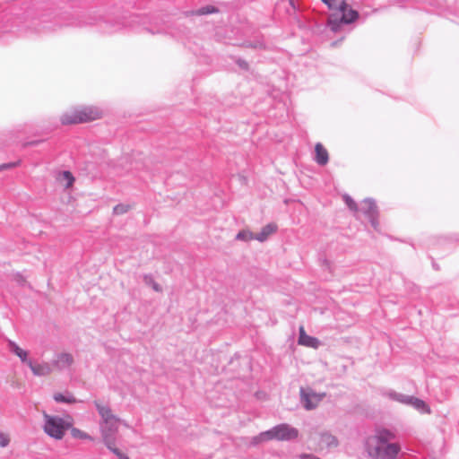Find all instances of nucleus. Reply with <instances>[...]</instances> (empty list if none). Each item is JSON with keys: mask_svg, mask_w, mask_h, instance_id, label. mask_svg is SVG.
<instances>
[{"mask_svg": "<svg viewBox=\"0 0 459 459\" xmlns=\"http://www.w3.org/2000/svg\"><path fill=\"white\" fill-rule=\"evenodd\" d=\"M396 437L394 431L377 428L375 433L367 437L365 450L371 459H397L401 446L393 442Z\"/></svg>", "mask_w": 459, "mask_h": 459, "instance_id": "nucleus-1", "label": "nucleus"}, {"mask_svg": "<svg viewBox=\"0 0 459 459\" xmlns=\"http://www.w3.org/2000/svg\"><path fill=\"white\" fill-rule=\"evenodd\" d=\"M332 13L328 16L327 28L333 32H342L343 27L356 22L359 13L349 7L345 0H321Z\"/></svg>", "mask_w": 459, "mask_h": 459, "instance_id": "nucleus-2", "label": "nucleus"}, {"mask_svg": "<svg viewBox=\"0 0 459 459\" xmlns=\"http://www.w3.org/2000/svg\"><path fill=\"white\" fill-rule=\"evenodd\" d=\"M102 111L94 106H80L64 113L60 121L63 125L86 123L101 117Z\"/></svg>", "mask_w": 459, "mask_h": 459, "instance_id": "nucleus-3", "label": "nucleus"}, {"mask_svg": "<svg viewBox=\"0 0 459 459\" xmlns=\"http://www.w3.org/2000/svg\"><path fill=\"white\" fill-rule=\"evenodd\" d=\"M45 433L50 437L60 440L64 437L66 430L72 427V423L59 416L49 415L43 412Z\"/></svg>", "mask_w": 459, "mask_h": 459, "instance_id": "nucleus-4", "label": "nucleus"}, {"mask_svg": "<svg viewBox=\"0 0 459 459\" xmlns=\"http://www.w3.org/2000/svg\"><path fill=\"white\" fill-rule=\"evenodd\" d=\"M386 395L389 399L404 405L411 406L421 413L431 412L429 406L421 399L412 395H408L395 391H388Z\"/></svg>", "mask_w": 459, "mask_h": 459, "instance_id": "nucleus-5", "label": "nucleus"}, {"mask_svg": "<svg viewBox=\"0 0 459 459\" xmlns=\"http://www.w3.org/2000/svg\"><path fill=\"white\" fill-rule=\"evenodd\" d=\"M270 440L290 441L299 436V430L287 423H281L264 431Z\"/></svg>", "mask_w": 459, "mask_h": 459, "instance_id": "nucleus-6", "label": "nucleus"}, {"mask_svg": "<svg viewBox=\"0 0 459 459\" xmlns=\"http://www.w3.org/2000/svg\"><path fill=\"white\" fill-rule=\"evenodd\" d=\"M359 212H361L364 213V215L368 219L369 222L371 223L372 227L378 230V221H377V207L376 205V203L371 198H366L362 204L360 208L359 209Z\"/></svg>", "mask_w": 459, "mask_h": 459, "instance_id": "nucleus-7", "label": "nucleus"}, {"mask_svg": "<svg viewBox=\"0 0 459 459\" xmlns=\"http://www.w3.org/2000/svg\"><path fill=\"white\" fill-rule=\"evenodd\" d=\"M74 362V356L71 353L60 352L55 356V359L52 361V366L53 368L62 371L69 369Z\"/></svg>", "mask_w": 459, "mask_h": 459, "instance_id": "nucleus-8", "label": "nucleus"}, {"mask_svg": "<svg viewBox=\"0 0 459 459\" xmlns=\"http://www.w3.org/2000/svg\"><path fill=\"white\" fill-rule=\"evenodd\" d=\"M338 446V440L337 438L328 433V432H322L319 436V438L317 440V451H331L333 448H336Z\"/></svg>", "mask_w": 459, "mask_h": 459, "instance_id": "nucleus-9", "label": "nucleus"}, {"mask_svg": "<svg viewBox=\"0 0 459 459\" xmlns=\"http://www.w3.org/2000/svg\"><path fill=\"white\" fill-rule=\"evenodd\" d=\"M300 403L307 411L313 410L316 405L313 399L316 398V392L310 386H301L299 390Z\"/></svg>", "mask_w": 459, "mask_h": 459, "instance_id": "nucleus-10", "label": "nucleus"}, {"mask_svg": "<svg viewBox=\"0 0 459 459\" xmlns=\"http://www.w3.org/2000/svg\"><path fill=\"white\" fill-rule=\"evenodd\" d=\"M120 420H112L110 423H100V428L103 442L106 443L107 439L116 440V434L118 430V423Z\"/></svg>", "mask_w": 459, "mask_h": 459, "instance_id": "nucleus-11", "label": "nucleus"}, {"mask_svg": "<svg viewBox=\"0 0 459 459\" xmlns=\"http://www.w3.org/2000/svg\"><path fill=\"white\" fill-rule=\"evenodd\" d=\"M27 366L36 377L48 376L54 369L52 364L48 362L34 363L31 359L28 361Z\"/></svg>", "mask_w": 459, "mask_h": 459, "instance_id": "nucleus-12", "label": "nucleus"}, {"mask_svg": "<svg viewBox=\"0 0 459 459\" xmlns=\"http://www.w3.org/2000/svg\"><path fill=\"white\" fill-rule=\"evenodd\" d=\"M21 22L22 18L18 15L6 17L0 26V34L13 32L14 30H22L23 26L21 25Z\"/></svg>", "mask_w": 459, "mask_h": 459, "instance_id": "nucleus-13", "label": "nucleus"}, {"mask_svg": "<svg viewBox=\"0 0 459 459\" xmlns=\"http://www.w3.org/2000/svg\"><path fill=\"white\" fill-rule=\"evenodd\" d=\"M94 405L101 418L100 423H110L114 420H117L109 406L101 404L99 401H94Z\"/></svg>", "mask_w": 459, "mask_h": 459, "instance_id": "nucleus-14", "label": "nucleus"}, {"mask_svg": "<svg viewBox=\"0 0 459 459\" xmlns=\"http://www.w3.org/2000/svg\"><path fill=\"white\" fill-rule=\"evenodd\" d=\"M8 349L10 352L19 357L22 363L28 365V361L30 359H28V352L20 348L16 342L11 340H8Z\"/></svg>", "mask_w": 459, "mask_h": 459, "instance_id": "nucleus-15", "label": "nucleus"}, {"mask_svg": "<svg viewBox=\"0 0 459 459\" xmlns=\"http://www.w3.org/2000/svg\"><path fill=\"white\" fill-rule=\"evenodd\" d=\"M277 230V226L273 223H269L262 228L261 231L257 234H255V239L259 242L265 241L270 235L275 232Z\"/></svg>", "mask_w": 459, "mask_h": 459, "instance_id": "nucleus-16", "label": "nucleus"}, {"mask_svg": "<svg viewBox=\"0 0 459 459\" xmlns=\"http://www.w3.org/2000/svg\"><path fill=\"white\" fill-rule=\"evenodd\" d=\"M53 398L56 403H60L71 404V403H75L77 402L75 397L69 392H65V394L56 393L53 395Z\"/></svg>", "mask_w": 459, "mask_h": 459, "instance_id": "nucleus-17", "label": "nucleus"}, {"mask_svg": "<svg viewBox=\"0 0 459 459\" xmlns=\"http://www.w3.org/2000/svg\"><path fill=\"white\" fill-rule=\"evenodd\" d=\"M299 343L307 347L316 348V338L307 335L303 327H300Z\"/></svg>", "mask_w": 459, "mask_h": 459, "instance_id": "nucleus-18", "label": "nucleus"}, {"mask_svg": "<svg viewBox=\"0 0 459 459\" xmlns=\"http://www.w3.org/2000/svg\"><path fill=\"white\" fill-rule=\"evenodd\" d=\"M94 19L89 18L87 20L85 19H79V18H72L71 20L64 22L65 25L68 26H74V27H83L85 25L93 24ZM58 25H63L62 22H57Z\"/></svg>", "mask_w": 459, "mask_h": 459, "instance_id": "nucleus-19", "label": "nucleus"}, {"mask_svg": "<svg viewBox=\"0 0 459 459\" xmlns=\"http://www.w3.org/2000/svg\"><path fill=\"white\" fill-rule=\"evenodd\" d=\"M104 444L108 447V449L114 455H116L119 459H129L126 453L122 452L116 446V440H110L108 438L107 442Z\"/></svg>", "mask_w": 459, "mask_h": 459, "instance_id": "nucleus-20", "label": "nucleus"}, {"mask_svg": "<svg viewBox=\"0 0 459 459\" xmlns=\"http://www.w3.org/2000/svg\"><path fill=\"white\" fill-rule=\"evenodd\" d=\"M328 152L321 143H317V164L324 166L328 162Z\"/></svg>", "mask_w": 459, "mask_h": 459, "instance_id": "nucleus-21", "label": "nucleus"}, {"mask_svg": "<svg viewBox=\"0 0 459 459\" xmlns=\"http://www.w3.org/2000/svg\"><path fill=\"white\" fill-rule=\"evenodd\" d=\"M220 12L219 8H217L214 5H205L201 8L196 9V16H203V15H208V14H213L218 13Z\"/></svg>", "mask_w": 459, "mask_h": 459, "instance_id": "nucleus-22", "label": "nucleus"}, {"mask_svg": "<svg viewBox=\"0 0 459 459\" xmlns=\"http://www.w3.org/2000/svg\"><path fill=\"white\" fill-rule=\"evenodd\" d=\"M70 429H71V435L74 438L92 440V437L86 432H84L77 428L71 427Z\"/></svg>", "mask_w": 459, "mask_h": 459, "instance_id": "nucleus-23", "label": "nucleus"}, {"mask_svg": "<svg viewBox=\"0 0 459 459\" xmlns=\"http://www.w3.org/2000/svg\"><path fill=\"white\" fill-rule=\"evenodd\" d=\"M342 199L351 211H352L355 213L359 212V207L356 202L349 195H343Z\"/></svg>", "mask_w": 459, "mask_h": 459, "instance_id": "nucleus-24", "label": "nucleus"}, {"mask_svg": "<svg viewBox=\"0 0 459 459\" xmlns=\"http://www.w3.org/2000/svg\"><path fill=\"white\" fill-rule=\"evenodd\" d=\"M59 179L65 181V187L66 188L72 186L74 182V177L68 170L63 171L62 174L60 175V178Z\"/></svg>", "mask_w": 459, "mask_h": 459, "instance_id": "nucleus-25", "label": "nucleus"}, {"mask_svg": "<svg viewBox=\"0 0 459 459\" xmlns=\"http://www.w3.org/2000/svg\"><path fill=\"white\" fill-rule=\"evenodd\" d=\"M236 239L240 241H249L255 239V234L249 230H240L237 234Z\"/></svg>", "mask_w": 459, "mask_h": 459, "instance_id": "nucleus-26", "label": "nucleus"}, {"mask_svg": "<svg viewBox=\"0 0 459 459\" xmlns=\"http://www.w3.org/2000/svg\"><path fill=\"white\" fill-rule=\"evenodd\" d=\"M130 208L131 206L129 204H119L113 208V213L116 215H121L126 213L130 210Z\"/></svg>", "mask_w": 459, "mask_h": 459, "instance_id": "nucleus-27", "label": "nucleus"}, {"mask_svg": "<svg viewBox=\"0 0 459 459\" xmlns=\"http://www.w3.org/2000/svg\"><path fill=\"white\" fill-rule=\"evenodd\" d=\"M143 280L145 284L152 286L155 291L160 292L162 290L160 284L157 283L151 275H144Z\"/></svg>", "mask_w": 459, "mask_h": 459, "instance_id": "nucleus-28", "label": "nucleus"}, {"mask_svg": "<svg viewBox=\"0 0 459 459\" xmlns=\"http://www.w3.org/2000/svg\"><path fill=\"white\" fill-rule=\"evenodd\" d=\"M270 440L269 437L264 434V432H261L259 435L255 436V437H253L251 441H250V445L251 446H257L258 444H260L261 442H264V441H268Z\"/></svg>", "mask_w": 459, "mask_h": 459, "instance_id": "nucleus-29", "label": "nucleus"}, {"mask_svg": "<svg viewBox=\"0 0 459 459\" xmlns=\"http://www.w3.org/2000/svg\"><path fill=\"white\" fill-rule=\"evenodd\" d=\"M121 29V24L119 22L116 23L115 25H109L106 24V27L103 29V31L105 33H114L118 31Z\"/></svg>", "mask_w": 459, "mask_h": 459, "instance_id": "nucleus-30", "label": "nucleus"}, {"mask_svg": "<svg viewBox=\"0 0 459 459\" xmlns=\"http://www.w3.org/2000/svg\"><path fill=\"white\" fill-rule=\"evenodd\" d=\"M320 266L322 268H324L325 271L328 272L327 275H325V279H327L328 278V275L331 274L332 273V268H331V264L328 260L326 259H323V260H320Z\"/></svg>", "mask_w": 459, "mask_h": 459, "instance_id": "nucleus-31", "label": "nucleus"}, {"mask_svg": "<svg viewBox=\"0 0 459 459\" xmlns=\"http://www.w3.org/2000/svg\"><path fill=\"white\" fill-rule=\"evenodd\" d=\"M9 443H10L9 437L4 433H0V446L5 447L9 445Z\"/></svg>", "mask_w": 459, "mask_h": 459, "instance_id": "nucleus-32", "label": "nucleus"}, {"mask_svg": "<svg viewBox=\"0 0 459 459\" xmlns=\"http://www.w3.org/2000/svg\"><path fill=\"white\" fill-rule=\"evenodd\" d=\"M246 47L254 48H262L264 47V43L261 41H256L255 43H245Z\"/></svg>", "mask_w": 459, "mask_h": 459, "instance_id": "nucleus-33", "label": "nucleus"}, {"mask_svg": "<svg viewBox=\"0 0 459 459\" xmlns=\"http://www.w3.org/2000/svg\"><path fill=\"white\" fill-rule=\"evenodd\" d=\"M236 63L243 70H248V63L243 59L238 58Z\"/></svg>", "mask_w": 459, "mask_h": 459, "instance_id": "nucleus-34", "label": "nucleus"}, {"mask_svg": "<svg viewBox=\"0 0 459 459\" xmlns=\"http://www.w3.org/2000/svg\"><path fill=\"white\" fill-rule=\"evenodd\" d=\"M18 163H19V161L18 162L4 163V164L0 165V171H2L4 169L13 168V167L17 166Z\"/></svg>", "mask_w": 459, "mask_h": 459, "instance_id": "nucleus-35", "label": "nucleus"}, {"mask_svg": "<svg viewBox=\"0 0 459 459\" xmlns=\"http://www.w3.org/2000/svg\"><path fill=\"white\" fill-rule=\"evenodd\" d=\"M45 21L42 22V24H40V28H35L34 30L36 31H40L44 30H52L53 28L49 25L44 24Z\"/></svg>", "mask_w": 459, "mask_h": 459, "instance_id": "nucleus-36", "label": "nucleus"}, {"mask_svg": "<svg viewBox=\"0 0 459 459\" xmlns=\"http://www.w3.org/2000/svg\"><path fill=\"white\" fill-rule=\"evenodd\" d=\"M196 10H187V11H184L182 13L185 17H191V16H194V15H196Z\"/></svg>", "mask_w": 459, "mask_h": 459, "instance_id": "nucleus-37", "label": "nucleus"}, {"mask_svg": "<svg viewBox=\"0 0 459 459\" xmlns=\"http://www.w3.org/2000/svg\"><path fill=\"white\" fill-rule=\"evenodd\" d=\"M299 459H316V456H314L313 455L303 454L299 455Z\"/></svg>", "mask_w": 459, "mask_h": 459, "instance_id": "nucleus-38", "label": "nucleus"}, {"mask_svg": "<svg viewBox=\"0 0 459 459\" xmlns=\"http://www.w3.org/2000/svg\"><path fill=\"white\" fill-rule=\"evenodd\" d=\"M324 395H325V394H316L317 402H318V401H320Z\"/></svg>", "mask_w": 459, "mask_h": 459, "instance_id": "nucleus-39", "label": "nucleus"}, {"mask_svg": "<svg viewBox=\"0 0 459 459\" xmlns=\"http://www.w3.org/2000/svg\"><path fill=\"white\" fill-rule=\"evenodd\" d=\"M149 31H150L152 34H154V33H160V30L153 31V30H150Z\"/></svg>", "mask_w": 459, "mask_h": 459, "instance_id": "nucleus-40", "label": "nucleus"}, {"mask_svg": "<svg viewBox=\"0 0 459 459\" xmlns=\"http://www.w3.org/2000/svg\"><path fill=\"white\" fill-rule=\"evenodd\" d=\"M336 44H337V41H333V42L331 43V46H332V47H335V46H336Z\"/></svg>", "mask_w": 459, "mask_h": 459, "instance_id": "nucleus-41", "label": "nucleus"}, {"mask_svg": "<svg viewBox=\"0 0 459 459\" xmlns=\"http://www.w3.org/2000/svg\"><path fill=\"white\" fill-rule=\"evenodd\" d=\"M289 2L293 6V0H289Z\"/></svg>", "mask_w": 459, "mask_h": 459, "instance_id": "nucleus-42", "label": "nucleus"}, {"mask_svg": "<svg viewBox=\"0 0 459 459\" xmlns=\"http://www.w3.org/2000/svg\"><path fill=\"white\" fill-rule=\"evenodd\" d=\"M316 149L315 148L314 149V155L316 156Z\"/></svg>", "mask_w": 459, "mask_h": 459, "instance_id": "nucleus-43", "label": "nucleus"}]
</instances>
